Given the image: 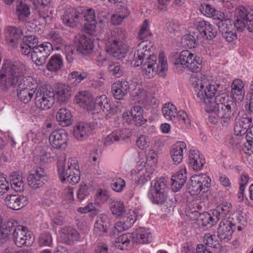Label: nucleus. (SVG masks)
Masks as SVG:
<instances>
[{
  "instance_id": "nucleus-1",
  "label": "nucleus",
  "mask_w": 253,
  "mask_h": 253,
  "mask_svg": "<svg viewBox=\"0 0 253 253\" xmlns=\"http://www.w3.org/2000/svg\"><path fill=\"white\" fill-rule=\"evenodd\" d=\"M26 71V66L22 62L9 60L4 61L0 71L1 82L4 88L17 86V96L24 103L31 101L38 87L37 83L33 77H23Z\"/></svg>"
},
{
  "instance_id": "nucleus-2",
  "label": "nucleus",
  "mask_w": 253,
  "mask_h": 253,
  "mask_svg": "<svg viewBox=\"0 0 253 253\" xmlns=\"http://www.w3.org/2000/svg\"><path fill=\"white\" fill-rule=\"evenodd\" d=\"M153 45L151 42L146 40L140 42L136 47L131 62V65L135 67L141 65L143 75L148 79L157 72L163 76V72L168 69L167 61L163 53L160 54L159 63L157 64V56L151 54L154 50Z\"/></svg>"
},
{
  "instance_id": "nucleus-3",
  "label": "nucleus",
  "mask_w": 253,
  "mask_h": 253,
  "mask_svg": "<svg viewBox=\"0 0 253 253\" xmlns=\"http://www.w3.org/2000/svg\"><path fill=\"white\" fill-rule=\"evenodd\" d=\"M10 233L14 244L19 248L30 246L34 242L32 234L13 219L6 220L0 216V240L6 241Z\"/></svg>"
},
{
  "instance_id": "nucleus-4",
  "label": "nucleus",
  "mask_w": 253,
  "mask_h": 253,
  "mask_svg": "<svg viewBox=\"0 0 253 253\" xmlns=\"http://www.w3.org/2000/svg\"><path fill=\"white\" fill-rule=\"evenodd\" d=\"M64 160H59L58 162L57 168L60 178L63 183L68 182L71 184H75L80 179L77 160L75 158L69 159L67 166L64 165Z\"/></svg>"
},
{
  "instance_id": "nucleus-5",
  "label": "nucleus",
  "mask_w": 253,
  "mask_h": 253,
  "mask_svg": "<svg viewBox=\"0 0 253 253\" xmlns=\"http://www.w3.org/2000/svg\"><path fill=\"white\" fill-rule=\"evenodd\" d=\"M54 92L51 86L43 85L36 89L35 104L37 108L47 110L52 107L54 102Z\"/></svg>"
},
{
  "instance_id": "nucleus-6",
  "label": "nucleus",
  "mask_w": 253,
  "mask_h": 253,
  "mask_svg": "<svg viewBox=\"0 0 253 253\" xmlns=\"http://www.w3.org/2000/svg\"><path fill=\"white\" fill-rule=\"evenodd\" d=\"M113 35L116 39L106 43V52L117 59H122L125 57L126 50L122 43L117 40L123 39L126 34L122 29L116 28L113 31Z\"/></svg>"
},
{
  "instance_id": "nucleus-7",
  "label": "nucleus",
  "mask_w": 253,
  "mask_h": 253,
  "mask_svg": "<svg viewBox=\"0 0 253 253\" xmlns=\"http://www.w3.org/2000/svg\"><path fill=\"white\" fill-rule=\"evenodd\" d=\"M236 110V102L226 94V97L224 102L220 103L216 113L218 118L221 119V123L223 126H226L231 123Z\"/></svg>"
},
{
  "instance_id": "nucleus-8",
  "label": "nucleus",
  "mask_w": 253,
  "mask_h": 253,
  "mask_svg": "<svg viewBox=\"0 0 253 253\" xmlns=\"http://www.w3.org/2000/svg\"><path fill=\"white\" fill-rule=\"evenodd\" d=\"M174 64H179L192 72H198L201 68L200 58L187 50H183L179 53Z\"/></svg>"
},
{
  "instance_id": "nucleus-9",
  "label": "nucleus",
  "mask_w": 253,
  "mask_h": 253,
  "mask_svg": "<svg viewBox=\"0 0 253 253\" xmlns=\"http://www.w3.org/2000/svg\"><path fill=\"white\" fill-rule=\"evenodd\" d=\"M168 188L164 178H160L151 183L150 198L156 204H163L167 198Z\"/></svg>"
},
{
  "instance_id": "nucleus-10",
  "label": "nucleus",
  "mask_w": 253,
  "mask_h": 253,
  "mask_svg": "<svg viewBox=\"0 0 253 253\" xmlns=\"http://www.w3.org/2000/svg\"><path fill=\"white\" fill-rule=\"evenodd\" d=\"M162 113L165 118L176 122L179 121L180 123L189 125L190 124V119L187 113L183 111L177 112L176 108L171 103L164 105L162 108Z\"/></svg>"
},
{
  "instance_id": "nucleus-11",
  "label": "nucleus",
  "mask_w": 253,
  "mask_h": 253,
  "mask_svg": "<svg viewBox=\"0 0 253 253\" xmlns=\"http://www.w3.org/2000/svg\"><path fill=\"white\" fill-rule=\"evenodd\" d=\"M210 178L205 174L193 175L191 178V185L189 187V193L191 195H199L202 192L208 191L211 185Z\"/></svg>"
},
{
  "instance_id": "nucleus-12",
  "label": "nucleus",
  "mask_w": 253,
  "mask_h": 253,
  "mask_svg": "<svg viewBox=\"0 0 253 253\" xmlns=\"http://www.w3.org/2000/svg\"><path fill=\"white\" fill-rule=\"evenodd\" d=\"M53 50L52 44L44 42L34 48L31 52L32 61L38 66H42L45 63L46 60Z\"/></svg>"
},
{
  "instance_id": "nucleus-13",
  "label": "nucleus",
  "mask_w": 253,
  "mask_h": 253,
  "mask_svg": "<svg viewBox=\"0 0 253 253\" xmlns=\"http://www.w3.org/2000/svg\"><path fill=\"white\" fill-rule=\"evenodd\" d=\"M235 26L238 30L242 31L246 28L250 32L253 33V11H248L245 8L238 10Z\"/></svg>"
},
{
  "instance_id": "nucleus-14",
  "label": "nucleus",
  "mask_w": 253,
  "mask_h": 253,
  "mask_svg": "<svg viewBox=\"0 0 253 253\" xmlns=\"http://www.w3.org/2000/svg\"><path fill=\"white\" fill-rule=\"evenodd\" d=\"M45 172L40 167L34 168L27 177V182L30 187L33 189L42 187L45 183Z\"/></svg>"
},
{
  "instance_id": "nucleus-15",
  "label": "nucleus",
  "mask_w": 253,
  "mask_h": 253,
  "mask_svg": "<svg viewBox=\"0 0 253 253\" xmlns=\"http://www.w3.org/2000/svg\"><path fill=\"white\" fill-rule=\"evenodd\" d=\"M218 26L220 32L225 40L231 42L237 39L236 33L234 31L235 26V21L233 22L229 19H225L219 21Z\"/></svg>"
},
{
  "instance_id": "nucleus-16",
  "label": "nucleus",
  "mask_w": 253,
  "mask_h": 253,
  "mask_svg": "<svg viewBox=\"0 0 253 253\" xmlns=\"http://www.w3.org/2000/svg\"><path fill=\"white\" fill-rule=\"evenodd\" d=\"M75 46L77 51L84 55L91 54L94 47L93 41L84 35H79L75 38Z\"/></svg>"
},
{
  "instance_id": "nucleus-17",
  "label": "nucleus",
  "mask_w": 253,
  "mask_h": 253,
  "mask_svg": "<svg viewBox=\"0 0 253 253\" xmlns=\"http://www.w3.org/2000/svg\"><path fill=\"white\" fill-rule=\"evenodd\" d=\"M197 216V220L199 225L207 226L209 228L212 227L219 220V211H213L212 214L208 212L199 213L195 211L192 212Z\"/></svg>"
},
{
  "instance_id": "nucleus-18",
  "label": "nucleus",
  "mask_w": 253,
  "mask_h": 253,
  "mask_svg": "<svg viewBox=\"0 0 253 253\" xmlns=\"http://www.w3.org/2000/svg\"><path fill=\"white\" fill-rule=\"evenodd\" d=\"M6 42L11 48L16 47L18 41L23 36V33L20 28L9 26L4 31Z\"/></svg>"
},
{
  "instance_id": "nucleus-19",
  "label": "nucleus",
  "mask_w": 253,
  "mask_h": 253,
  "mask_svg": "<svg viewBox=\"0 0 253 253\" xmlns=\"http://www.w3.org/2000/svg\"><path fill=\"white\" fill-rule=\"evenodd\" d=\"M5 205L13 210H19L28 203V198L18 195H8L4 199Z\"/></svg>"
},
{
  "instance_id": "nucleus-20",
  "label": "nucleus",
  "mask_w": 253,
  "mask_h": 253,
  "mask_svg": "<svg viewBox=\"0 0 253 253\" xmlns=\"http://www.w3.org/2000/svg\"><path fill=\"white\" fill-rule=\"evenodd\" d=\"M67 133L64 130L53 131L49 135V143L54 148H65L67 146Z\"/></svg>"
},
{
  "instance_id": "nucleus-21",
  "label": "nucleus",
  "mask_w": 253,
  "mask_h": 253,
  "mask_svg": "<svg viewBox=\"0 0 253 253\" xmlns=\"http://www.w3.org/2000/svg\"><path fill=\"white\" fill-rule=\"evenodd\" d=\"M60 237L64 243L69 245H73L81 238L78 231L70 226L62 228L60 231Z\"/></svg>"
},
{
  "instance_id": "nucleus-22",
  "label": "nucleus",
  "mask_w": 253,
  "mask_h": 253,
  "mask_svg": "<svg viewBox=\"0 0 253 253\" xmlns=\"http://www.w3.org/2000/svg\"><path fill=\"white\" fill-rule=\"evenodd\" d=\"M225 97H226V93L224 92L216 95L213 98L210 97L202 100L206 105V111L209 113H216L220 103L224 102Z\"/></svg>"
},
{
  "instance_id": "nucleus-23",
  "label": "nucleus",
  "mask_w": 253,
  "mask_h": 253,
  "mask_svg": "<svg viewBox=\"0 0 253 253\" xmlns=\"http://www.w3.org/2000/svg\"><path fill=\"white\" fill-rule=\"evenodd\" d=\"M129 88L128 83L126 80L118 81L112 85L111 90L116 99L122 100Z\"/></svg>"
},
{
  "instance_id": "nucleus-24",
  "label": "nucleus",
  "mask_w": 253,
  "mask_h": 253,
  "mask_svg": "<svg viewBox=\"0 0 253 253\" xmlns=\"http://www.w3.org/2000/svg\"><path fill=\"white\" fill-rule=\"evenodd\" d=\"M197 27L201 36L205 39L211 40L216 36V29L209 22L205 21H199Z\"/></svg>"
},
{
  "instance_id": "nucleus-25",
  "label": "nucleus",
  "mask_w": 253,
  "mask_h": 253,
  "mask_svg": "<svg viewBox=\"0 0 253 253\" xmlns=\"http://www.w3.org/2000/svg\"><path fill=\"white\" fill-rule=\"evenodd\" d=\"M252 122V119L249 117L247 114L239 116L236 120L234 126L235 133L237 135H244L250 128Z\"/></svg>"
},
{
  "instance_id": "nucleus-26",
  "label": "nucleus",
  "mask_w": 253,
  "mask_h": 253,
  "mask_svg": "<svg viewBox=\"0 0 253 253\" xmlns=\"http://www.w3.org/2000/svg\"><path fill=\"white\" fill-rule=\"evenodd\" d=\"M234 224L226 219L222 220L218 229V237L221 240L227 241L230 239L233 232Z\"/></svg>"
},
{
  "instance_id": "nucleus-27",
  "label": "nucleus",
  "mask_w": 253,
  "mask_h": 253,
  "mask_svg": "<svg viewBox=\"0 0 253 253\" xmlns=\"http://www.w3.org/2000/svg\"><path fill=\"white\" fill-rule=\"evenodd\" d=\"M92 129L87 124L79 123L75 126L73 135L79 141L86 139L91 133Z\"/></svg>"
},
{
  "instance_id": "nucleus-28",
  "label": "nucleus",
  "mask_w": 253,
  "mask_h": 253,
  "mask_svg": "<svg viewBox=\"0 0 253 253\" xmlns=\"http://www.w3.org/2000/svg\"><path fill=\"white\" fill-rule=\"evenodd\" d=\"M80 16V13L76 9L73 7H69L65 10L63 15V21L65 25L74 27L79 22Z\"/></svg>"
},
{
  "instance_id": "nucleus-29",
  "label": "nucleus",
  "mask_w": 253,
  "mask_h": 253,
  "mask_svg": "<svg viewBox=\"0 0 253 253\" xmlns=\"http://www.w3.org/2000/svg\"><path fill=\"white\" fill-rule=\"evenodd\" d=\"M187 179L186 168L183 167L171 178V189L173 192L180 190Z\"/></svg>"
},
{
  "instance_id": "nucleus-30",
  "label": "nucleus",
  "mask_w": 253,
  "mask_h": 253,
  "mask_svg": "<svg viewBox=\"0 0 253 253\" xmlns=\"http://www.w3.org/2000/svg\"><path fill=\"white\" fill-rule=\"evenodd\" d=\"M95 103L100 107V109L106 115H114L117 112V107L111 106L110 100L105 95L97 97Z\"/></svg>"
},
{
  "instance_id": "nucleus-31",
  "label": "nucleus",
  "mask_w": 253,
  "mask_h": 253,
  "mask_svg": "<svg viewBox=\"0 0 253 253\" xmlns=\"http://www.w3.org/2000/svg\"><path fill=\"white\" fill-rule=\"evenodd\" d=\"M189 164L196 170L201 169L205 164L204 157L197 150H190L189 155Z\"/></svg>"
},
{
  "instance_id": "nucleus-32",
  "label": "nucleus",
  "mask_w": 253,
  "mask_h": 253,
  "mask_svg": "<svg viewBox=\"0 0 253 253\" xmlns=\"http://www.w3.org/2000/svg\"><path fill=\"white\" fill-rule=\"evenodd\" d=\"M217 91V89L215 85L209 84L206 82L203 87L197 90V96L200 100H203L210 97L213 98Z\"/></svg>"
},
{
  "instance_id": "nucleus-33",
  "label": "nucleus",
  "mask_w": 253,
  "mask_h": 253,
  "mask_svg": "<svg viewBox=\"0 0 253 253\" xmlns=\"http://www.w3.org/2000/svg\"><path fill=\"white\" fill-rule=\"evenodd\" d=\"M186 151V144L183 141L177 142L170 151L171 158L175 164H179L183 159L184 151Z\"/></svg>"
},
{
  "instance_id": "nucleus-34",
  "label": "nucleus",
  "mask_w": 253,
  "mask_h": 253,
  "mask_svg": "<svg viewBox=\"0 0 253 253\" xmlns=\"http://www.w3.org/2000/svg\"><path fill=\"white\" fill-rule=\"evenodd\" d=\"M54 94V96H55L59 103L67 102L69 100L71 95V88L67 85H59Z\"/></svg>"
},
{
  "instance_id": "nucleus-35",
  "label": "nucleus",
  "mask_w": 253,
  "mask_h": 253,
  "mask_svg": "<svg viewBox=\"0 0 253 253\" xmlns=\"http://www.w3.org/2000/svg\"><path fill=\"white\" fill-rule=\"evenodd\" d=\"M201 12L209 17H212L214 19H218L220 21L224 19V13L216 10L211 5L206 3L202 4L200 7Z\"/></svg>"
},
{
  "instance_id": "nucleus-36",
  "label": "nucleus",
  "mask_w": 253,
  "mask_h": 253,
  "mask_svg": "<svg viewBox=\"0 0 253 253\" xmlns=\"http://www.w3.org/2000/svg\"><path fill=\"white\" fill-rule=\"evenodd\" d=\"M76 102L80 106L87 108H91L94 104V98L88 92H80L76 96Z\"/></svg>"
},
{
  "instance_id": "nucleus-37",
  "label": "nucleus",
  "mask_w": 253,
  "mask_h": 253,
  "mask_svg": "<svg viewBox=\"0 0 253 253\" xmlns=\"http://www.w3.org/2000/svg\"><path fill=\"white\" fill-rule=\"evenodd\" d=\"M71 118L70 112L66 108L60 109L56 115L57 121L63 126H69L71 124Z\"/></svg>"
},
{
  "instance_id": "nucleus-38",
  "label": "nucleus",
  "mask_w": 253,
  "mask_h": 253,
  "mask_svg": "<svg viewBox=\"0 0 253 253\" xmlns=\"http://www.w3.org/2000/svg\"><path fill=\"white\" fill-rule=\"evenodd\" d=\"M63 66L62 56L60 54H55L49 59L47 65V69L50 71L56 72L60 70Z\"/></svg>"
},
{
  "instance_id": "nucleus-39",
  "label": "nucleus",
  "mask_w": 253,
  "mask_h": 253,
  "mask_svg": "<svg viewBox=\"0 0 253 253\" xmlns=\"http://www.w3.org/2000/svg\"><path fill=\"white\" fill-rule=\"evenodd\" d=\"M15 14L19 20H25L30 15L29 6L25 3L20 1L16 6Z\"/></svg>"
},
{
  "instance_id": "nucleus-40",
  "label": "nucleus",
  "mask_w": 253,
  "mask_h": 253,
  "mask_svg": "<svg viewBox=\"0 0 253 253\" xmlns=\"http://www.w3.org/2000/svg\"><path fill=\"white\" fill-rule=\"evenodd\" d=\"M22 175L18 172L13 173L10 176L11 187L15 191L21 192L24 190V183Z\"/></svg>"
},
{
  "instance_id": "nucleus-41",
  "label": "nucleus",
  "mask_w": 253,
  "mask_h": 253,
  "mask_svg": "<svg viewBox=\"0 0 253 253\" xmlns=\"http://www.w3.org/2000/svg\"><path fill=\"white\" fill-rule=\"evenodd\" d=\"M130 113L135 125L141 126L146 122V120L143 116V110L140 106H135L132 107L131 108Z\"/></svg>"
},
{
  "instance_id": "nucleus-42",
  "label": "nucleus",
  "mask_w": 253,
  "mask_h": 253,
  "mask_svg": "<svg viewBox=\"0 0 253 253\" xmlns=\"http://www.w3.org/2000/svg\"><path fill=\"white\" fill-rule=\"evenodd\" d=\"M110 210L112 214L115 217H122L125 215L126 210L123 202L112 201L110 204Z\"/></svg>"
},
{
  "instance_id": "nucleus-43",
  "label": "nucleus",
  "mask_w": 253,
  "mask_h": 253,
  "mask_svg": "<svg viewBox=\"0 0 253 253\" xmlns=\"http://www.w3.org/2000/svg\"><path fill=\"white\" fill-rule=\"evenodd\" d=\"M84 26L86 29L90 31H93L96 27V21L95 20V13L92 9H87L84 14Z\"/></svg>"
},
{
  "instance_id": "nucleus-44",
  "label": "nucleus",
  "mask_w": 253,
  "mask_h": 253,
  "mask_svg": "<svg viewBox=\"0 0 253 253\" xmlns=\"http://www.w3.org/2000/svg\"><path fill=\"white\" fill-rule=\"evenodd\" d=\"M133 238H136V242L145 244L151 241V234L148 229H140L132 234Z\"/></svg>"
},
{
  "instance_id": "nucleus-45",
  "label": "nucleus",
  "mask_w": 253,
  "mask_h": 253,
  "mask_svg": "<svg viewBox=\"0 0 253 253\" xmlns=\"http://www.w3.org/2000/svg\"><path fill=\"white\" fill-rule=\"evenodd\" d=\"M200 33L198 27L191 31L189 33L184 37L188 46L190 48L194 47L196 45L197 41L200 39Z\"/></svg>"
},
{
  "instance_id": "nucleus-46",
  "label": "nucleus",
  "mask_w": 253,
  "mask_h": 253,
  "mask_svg": "<svg viewBox=\"0 0 253 253\" xmlns=\"http://www.w3.org/2000/svg\"><path fill=\"white\" fill-rule=\"evenodd\" d=\"M139 93H136L137 96H139L140 101L142 103L147 104L152 107H156L159 104V101L154 97H148L146 92L143 89H138Z\"/></svg>"
},
{
  "instance_id": "nucleus-47",
  "label": "nucleus",
  "mask_w": 253,
  "mask_h": 253,
  "mask_svg": "<svg viewBox=\"0 0 253 253\" xmlns=\"http://www.w3.org/2000/svg\"><path fill=\"white\" fill-rule=\"evenodd\" d=\"M206 82L207 80L205 76L200 73L192 74L190 78L191 84L194 87H197L198 90L203 87Z\"/></svg>"
},
{
  "instance_id": "nucleus-48",
  "label": "nucleus",
  "mask_w": 253,
  "mask_h": 253,
  "mask_svg": "<svg viewBox=\"0 0 253 253\" xmlns=\"http://www.w3.org/2000/svg\"><path fill=\"white\" fill-rule=\"evenodd\" d=\"M132 235L130 234H122L115 240L116 247L121 250H127V247L130 244V238Z\"/></svg>"
},
{
  "instance_id": "nucleus-49",
  "label": "nucleus",
  "mask_w": 253,
  "mask_h": 253,
  "mask_svg": "<svg viewBox=\"0 0 253 253\" xmlns=\"http://www.w3.org/2000/svg\"><path fill=\"white\" fill-rule=\"evenodd\" d=\"M243 87L244 84L241 80H235L231 85V93L233 97H235V95L242 96V89Z\"/></svg>"
},
{
  "instance_id": "nucleus-50",
  "label": "nucleus",
  "mask_w": 253,
  "mask_h": 253,
  "mask_svg": "<svg viewBox=\"0 0 253 253\" xmlns=\"http://www.w3.org/2000/svg\"><path fill=\"white\" fill-rule=\"evenodd\" d=\"M151 35L149 28V22L148 20H145L142 24L140 31L138 33V38L140 40H143Z\"/></svg>"
},
{
  "instance_id": "nucleus-51",
  "label": "nucleus",
  "mask_w": 253,
  "mask_h": 253,
  "mask_svg": "<svg viewBox=\"0 0 253 253\" xmlns=\"http://www.w3.org/2000/svg\"><path fill=\"white\" fill-rule=\"evenodd\" d=\"M120 139H124V137L121 136V131L120 130L114 131L108 135L105 140V144L106 145L111 144L114 141L117 142Z\"/></svg>"
},
{
  "instance_id": "nucleus-52",
  "label": "nucleus",
  "mask_w": 253,
  "mask_h": 253,
  "mask_svg": "<svg viewBox=\"0 0 253 253\" xmlns=\"http://www.w3.org/2000/svg\"><path fill=\"white\" fill-rule=\"evenodd\" d=\"M129 11L127 9L125 8L124 13L122 14H113L111 17V22L114 25L120 24L123 20L129 15Z\"/></svg>"
},
{
  "instance_id": "nucleus-53",
  "label": "nucleus",
  "mask_w": 253,
  "mask_h": 253,
  "mask_svg": "<svg viewBox=\"0 0 253 253\" xmlns=\"http://www.w3.org/2000/svg\"><path fill=\"white\" fill-rule=\"evenodd\" d=\"M123 216V220L126 223V226L131 227L136 220V215L133 211H129Z\"/></svg>"
},
{
  "instance_id": "nucleus-54",
  "label": "nucleus",
  "mask_w": 253,
  "mask_h": 253,
  "mask_svg": "<svg viewBox=\"0 0 253 253\" xmlns=\"http://www.w3.org/2000/svg\"><path fill=\"white\" fill-rule=\"evenodd\" d=\"M108 70L110 74L119 78L123 75V70L118 63H112L109 65Z\"/></svg>"
},
{
  "instance_id": "nucleus-55",
  "label": "nucleus",
  "mask_w": 253,
  "mask_h": 253,
  "mask_svg": "<svg viewBox=\"0 0 253 253\" xmlns=\"http://www.w3.org/2000/svg\"><path fill=\"white\" fill-rule=\"evenodd\" d=\"M22 41L24 43L31 47L32 48V50H34V48L38 46V40L34 35L25 36L22 39Z\"/></svg>"
},
{
  "instance_id": "nucleus-56",
  "label": "nucleus",
  "mask_w": 253,
  "mask_h": 253,
  "mask_svg": "<svg viewBox=\"0 0 253 253\" xmlns=\"http://www.w3.org/2000/svg\"><path fill=\"white\" fill-rule=\"evenodd\" d=\"M231 209V204L230 203L224 202L218 206L217 209L215 211H219L218 217L226 215Z\"/></svg>"
},
{
  "instance_id": "nucleus-57",
  "label": "nucleus",
  "mask_w": 253,
  "mask_h": 253,
  "mask_svg": "<svg viewBox=\"0 0 253 253\" xmlns=\"http://www.w3.org/2000/svg\"><path fill=\"white\" fill-rule=\"evenodd\" d=\"M51 150V149L47 147H45L40 150L39 157L42 162L47 163L49 161V160L52 157V155L50 154Z\"/></svg>"
},
{
  "instance_id": "nucleus-58",
  "label": "nucleus",
  "mask_w": 253,
  "mask_h": 253,
  "mask_svg": "<svg viewBox=\"0 0 253 253\" xmlns=\"http://www.w3.org/2000/svg\"><path fill=\"white\" fill-rule=\"evenodd\" d=\"M52 242L51 235L49 233H44L41 235L39 239V245L42 246H49Z\"/></svg>"
},
{
  "instance_id": "nucleus-59",
  "label": "nucleus",
  "mask_w": 253,
  "mask_h": 253,
  "mask_svg": "<svg viewBox=\"0 0 253 253\" xmlns=\"http://www.w3.org/2000/svg\"><path fill=\"white\" fill-rule=\"evenodd\" d=\"M166 29L169 33L174 34L180 30V25L176 21H170L167 23Z\"/></svg>"
},
{
  "instance_id": "nucleus-60",
  "label": "nucleus",
  "mask_w": 253,
  "mask_h": 253,
  "mask_svg": "<svg viewBox=\"0 0 253 253\" xmlns=\"http://www.w3.org/2000/svg\"><path fill=\"white\" fill-rule=\"evenodd\" d=\"M150 140L146 135H141L136 141V146L141 149H144L149 146Z\"/></svg>"
},
{
  "instance_id": "nucleus-61",
  "label": "nucleus",
  "mask_w": 253,
  "mask_h": 253,
  "mask_svg": "<svg viewBox=\"0 0 253 253\" xmlns=\"http://www.w3.org/2000/svg\"><path fill=\"white\" fill-rule=\"evenodd\" d=\"M125 185V181L121 178H118L113 181L111 186L114 191L120 192L123 190Z\"/></svg>"
},
{
  "instance_id": "nucleus-62",
  "label": "nucleus",
  "mask_w": 253,
  "mask_h": 253,
  "mask_svg": "<svg viewBox=\"0 0 253 253\" xmlns=\"http://www.w3.org/2000/svg\"><path fill=\"white\" fill-rule=\"evenodd\" d=\"M89 194L88 186L85 184H82L78 191L77 198L80 201L85 199Z\"/></svg>"
},
{
  "instance_id": "nucleus-63",
  "label": "nucleus",
  "mask_w": 253,
  "mask_h": 253,
  "mask_svg": "<svg viewBox=\"0 0 253 253\" xmlns=\"http://www.w3.org/2000/svg\"><path fill=\"white\" fill-rule=\"evenodd\" d=\"M9 183L2 173H0V195L7 192L9 190Z\"/></svg>"
},
{
  "instance_id": "nucleus-64",
  "label": "nucleus",
  "mask_w": 253,
  "mask_h": 253,
  "mask_svg": "<svg viewBox=\"0 0 253 253\" xmlns=\"http://www.w3.org/2000/svg\"><path fill=\"white\" fill-rule=\"evenodd\" d=\"M96 223H97L99 226H105L106 228H109L110 221L108 217L105 214H102L97 217Z\"/></svg>"
}]
</instances>
